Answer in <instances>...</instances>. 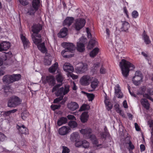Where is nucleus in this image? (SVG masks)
I'll use <instances>...</instances> for the list:
<instances>
[{
  "label": "nucleus",
  "mask_w": 153,
  "mask_h": 153,
  "mask_svg": "<svg viewBox=\"0 0 153 153\" xmlns=\"http://www.w3.org/2000/svg\"><path fill=\"white\" fill-rule=\"evenodd\" d=\"M97 43L96 38H91L88 44V47L90 49L93 48Z\"/></svg>",
  "instance_id": "72a5a7b5"
},
{
  "label": "nucleus",
  "mask_w": 153,
  "mask_h": 153,
  "mask_svg": "<svg viewBox=\"0 0 153 153\" xmlns=\"http://www.w3.org/2000/svg\"><path fill=\"white\" fill-rule=\"evenodd\" d=\"M70 86L69 85H65L63 90V95H65L67 94L70 91Z\"/></svg>",
  "instance_id": "79ce46f5"
},
{
  "label": "nucleus",
  "mask_w": 153,
  "mask_h": 153,
  "mask_svg": "<svg viewBox=\"0 0 153 153\" xmlns=\"http://www.w3.org/2000/svg\"><path fill=\"white\" fill-rule=\"evenodd\" d=\"M74 20V17H67L63 22V26L69 27L73 23Z\"/></svg>",
  "instance_id": "4468645a"
},
{
  "label": "nucleus",
  "mask_w": 153,
  "mask_h": 153,
  "mask_svg": "<svg viewBox=\"0 0 153 153\" xmlns=\"http://www.w3.org/2000/svg\"><path fill=\"white\" fill-rule=\"evenodd\" d=\"M80 132L83 135L86 139H89L91 137L92 134V129L89 128H86L85 129H82L80 130Z\"/></svg>",
  "instance_id": "6e6552de"
},
{
  "label": "nucleus",
  "mask_w": 153,
  "mask_h": 153,
  "mask_svg": "<svg viewBox=\"0 0 153 153\" xmlns=\"http://www.w3.org/2000/svg\"><path fill=\"white\" fill-rule=\"evenodd\" d=\"M21 39L23 43L24 48H27L30 43L29 40L22 34H21Z\"/></svg>",
  "instance_id": "a878e982"
},
{
  "label": "nucleus",
  "mask_w": 153,
  "mask_h": 153,
  "mask_svg": "<svg viewBox=\"0 0 153 153\" xmlns=\"http://www.w3.org/2000/svg\"><path fill=\"white\" fill-rule=\"evenodd\" d=\"M88 106H89L87 104H83L80 108L79 111H82L86 110H88V108L87 107Z\"/></svg>",
  "instance_id": "09e8293b"
},
{
  "label": "nucleus",
  "mask_w": 153,
  "mask_h": 153,
  "mask_svg": "<svg viewBox=\"0 0 153 153\" xmlns=\"http://www.w3.org/2000/svg\"><path fill=\"white\" fill-rule=\"evenodd\" d=\"M131 15L133 18H137L139 16V14L138 12L136 10L133 11L131 13Z\"/></svg>",
  "instance_id": "8fccbe9b"
},
{
  "label": "nucleus",
  "mask_w": 153,
  "mask_h": 153,
  "mask_svg": "<svg viewBox=\"0 0 153 153\" xmlns=\"http://www.w3.org/2000/svg\"><path fill=\"white\" fill-rule=\"evenodd\" d=\"M89 116L88 114V112L84 111L82 113L80 116V120L82 123H85L86 122L88 119Z\"/></svg>",
  "instance_id": "b1692460"
},
{
  "label": "nucleus",
  "mask_w": 153,
  "mask_h": 153,
  "mask_svg": "<svg viewBox=\"0 0 153 153\" xmlns=\"http://www.w3.org/2000/svg\"><path fill=\"white\" fill-rule=\"evenodd\" d=\"M125 142L126 144H128V145L127 149L130 152L132 150L135 149L134 146L132 143L129 137H127L126 138Z\"/></svg>",
  "instance_id": "aec40b11"
},
{
  "label": "nucleus",
  "mask_w": 153,
  "mask_h": 153,
  "mask_svg": "<svg viewBox=\"0 0 153 153\" xmlns=\"http://www.w3.org/2000/svg\"><path fill=\"white\" fill-rule=\"evenodd\" d=\"M70 130L71 129L69 127L63 126L59 129L58 132L61 135H65L67 134Z\"/></svg>",
  "instance_id": "ddd939ff"
},
{
  "label": "nucleus",
  "mask_w": 153,
  "mask_h": 153,
  "mask_svg": "<svg viewBox=\"0 0 153 153\" xmlns=\"http://www.w3.org/2000/svg\"><path fill=\"white\" fill-rule=\"evenodd\" d=\"M62 84H58L56 85L53 88L52 92H53L58 90L59 88L62 85Z\"/></svg>",
  "instance_id": "3c124183"
},
{
  "label": "nucleus",
  "mask_w": 153,
  "mask_h": 153,
  "mask_svg": "<svg viewBox=\"0 0 153 153\" xmlns=\"http://www.w3.org/2000/svg\"><path fill=\"white\" fill-rule=\"evenodd\" d=\"M88 69L87 65L84 63H82L81 65L77 67L76 68V71L77 73L82 74L86 72Z\"/></svg>",
  "instance_id": "9b49d317"
},
{
  "label": "nucleus",
  "mask_w": 153,
  "mask_h": 153,
  "mask_svg": "<svg viewBox=\"0 0 153 153\" xmlns=\"http://www.w3.org/2000/svg\"><path fill=\"white\" fill-rule=\"evenodd\" d=\"M93 78L92 77L88 75L83 76L79 80L80 84L82 86H86L89 85L90 82Z\"/></svg>",
  "instance_id": "0eeeda50"
},
{
  "label": "nucleus",
  "mask_w": 153,
  "mask_h": 153,
  "mask_svg": "<svg viewBox=\"0 0 153 153\" xmlns=\"http://www.w3.org/2000/svg\"><path fill=\"white\" fill-rule=\"evenodd\" d=\"M42 26L40 24L33 25L32 27V31L33 33L37 34L42 29Z\"/></svg>",
  "instance_id": "a211bd4d"
},
{
  "label": "nucleus",
  "mask_w": 153,
  "mask_h": 153,
  "mask_svg": "<svg viewBox=\"0 0 153 153\" xmlns=\"http://www.w3.org/2000/svg\"><path fill=\"white\" fill-rule=\"evenodd\" d=\"M65 47V50L61 52V54L65 58H68L73 56L72 54L68 53H72L75 49V45L72 43L64 42L62 44Z\"/></svg>",
  "instance_id": "f03ea898"
},
{
  "label": "nucleus",
  "mask_w": 153,
  "mask_h": 153,
  "mask_svg": "<svg viewBox=\"0 0 153 153\" xmlns=\"http://www.w3.org/2000/svg\"><path fill=\"white\" fill-rule=\"evenodd\" d=\"M89 139L91 141L93 146L97 149L103 148V146L102 144H99L98 140L96 136L94 134H92L91 137Z\"/></svg>",
  "instance_id": "1a4fd4ad"
},
{
  "label": "nucleus",
  "mask_w": 153,
  "mask_h": 153,
  "mask_svg": "<svg viewBox=\"0 0 153 153\" xmlns=\"http://www.w3.org/2000/svg\"><path fill=\"white\" fill-rule=\"evenodd\" d=\"M115 93L116 96L118 98H121L123 97V94L121 92L120 86L117 85L114 88Z\"/></svg>",
  "instance_id": "5701e85b"
},
{
  "label": "nucleus",
  "mask_w": 153,
  "mask_h": 153,
  "mask_svg": "<svg viewBox=\"0 0 153 153\" xmlns=\"http://www.w3.org/2000/svg\"><path fill=\"white\" fill-rule=\"evenodd\" d=\"M20 74H14L12 75H6L3 76L2 81L4 83L10 84L19 80L21 78Z\"/></svg>",
  "instance_id": "7ed1b4c3"
},
{
  "label": "nucleus",
  "mask_w": 153,
  "mask_h": 153,
  "mask_svg": "<svg viewBox=\"0 0 153 153\" xmlns=\"http://www.w3.org/2000/svg\"><path fill=\"white\" fill-rule=\"evenodd\" d=\"M68 119L70 120H76V118L74 116L72 115H68L67 116Z\"/></svg>",
  "instance_id": "680f3d73"
},
{
  "label": "nucleus",
  "mask_w": 153,
  "mask_h": 153,
  "mask_svg": "<svg viewBox=\"0 0 153 153\" xmlns=\"http://www.w3.org/2000/svg\"><path fill=\"white\" fill-rule=\"evenodd\" d=\"M17 111V109H13L11 110L3 111L1 112V116L6 120H9L10 119V116L12 113L16 112Z\"/></svg>",
  "instance_id": "9d476101"
},
{
  "label": "nucleus",
  "mask_w": 153,
  "mask_h": 153,
  "mask_svg": "<svg viewBox=\"0 0 153 153\" xmlns=\"http://www.w3.org/2000/svg\"><path fill=\"white\" fill-rule=\"evenodd\" d=\"M100 72L101 74H105V69L102 66L100 69Z\"/></svg>",
  "instance_id": "0e129e2a"
},
{
  "label": "nucleus",
  "mask_w": 153,
  "mask_h": 153,
  "mask_svg": "<svg viewBox=\"0 0 153 153\" xmlns=\"http://www.w3.org/2000/svg\"><path fill=\"white\" fill-rule=\"evenodd\" d=\"M61 106L60 105H52L51 107L52 110L55 111L60 108Z\"/></svg>",
  "instance_id": "864d4df0"
},
{
  "label": "nucleus",
  "mask_w": 153,
  "mask_h": 153,
  "mask_svg": "<svg viewBox=\"0 0 153 153\" xmlns=\"http://www.w3.org/2000/svg\"><path fill=\"white\" fill-rule=\"evenodd\" d=\"M140 151L142 152L144 151L145 149V146L143 144H142L140 145Z\"/></svg>",
  "instance_id": "774afa93"
},
{
  "label": "nucleus",
  "mask_w": 153,
  "mask_h": 153,
  "mask_svg": "<svg viewBox=\"0 0 153 153\" xmlns=\"http://www.w3.org/2000/svg\"><path fill=\"white\" fill-rule=\"evenodd\" d=\"M37 47L38 49L42 53H47V50L45 47L44 42H43L38 45Z\"/></svg>",
  "instance_id": "bb28decb"
},
{
  "label": "nucleus",
  "mask_w": 153,
  "mask_h": 153,
  "mask_svg": "<svg viewBox=\"0 0 153 153\" xmlns=\"http://www.w3.org/2000/svg\"><path fill=\"white\" fill-rule=\"evenodd\" d=\"M143 79V77L133 76L132 78V81L133 83L136 85H139L141 81Z\"/></svg>",
  "instance_id": "cd10ccee"
},
{
  "label": "nucleus",
  "mask_w": 153,
  "mask_h": 153,
  "mask_svg": "<svg viewBox=\"0 0 153 153\" xmlns=\"http://www.w3.org/2000/svg\"><path fill=\"white\" fill-rule=\"evenodd\" d=\"M99 83V81L97 79H95L91 82V88L93 89V90H94L98 86Z\"/></svg>",
  "instance_id": "58836bf2"
},
{
  "label": "nucleus",
  "mask_w": 153,
  "mask_h": 153,
  "mask_svg": "<svg viewBox=\"0 0 153 153\" xmlns=\"http://www.w3.org/2000/svg\"><path fill=\"white\" fill-rule=\"evenodd\" d=\"M5 138V136L4 134L0 132V141H3Z\"/></svg>",
  "instance_id": "052dcab7"
},
{
  "label": "nucleus",
  "mask_w": 153,
  "mask_h": 153,
  "mask_svg": "<svg viewBox=\"0 0 153 153\" xmlns=\"http://www.w3.org/2000/svg\"><path fill=\"white\" fill-rule=\"evenodd\" d=\"M89 143L86 140H83V144L82 146L85 148H87L89 147Z\"/></svg>",
  "instance_id": "a18cd8bd"
},
{
  "label": "nucleus",
  "mask_w": 153,
  "mask_h": 153,
  "mask_svg": "<svg viewBox=\"0 0 153 153\" xmlns=\"http://www.w3.org/2000/svg\"><path fill=\"white\" fill-rule=\"evenodd\" d=\"M101 138L106 139L107 137L110 135L109 134L105 133V132H102L100 134Z\"/></svg>",
  "instance_id": "5fc2aeb1"
},
{
  "label": "nucleus",
  "mask_w": 153,
  "mask_h": 153,
  "mask_svg": "<svg viewBox=\"0 0 153 153\" xmlns=\"http://www.w3.org/2000/svg\"><path fill=\"white\" fill-rule=\"evenodd\" d=\"M75 145L76 147H79L82 146V145L83 144V140H77L76 141H75Z\"/></svg>",
  "instance_id": "c03bdc74"
},
{
  "label": "nucleus",
  "mask_w": 153,
  "mask_h": 153,
  "mask_svg": "<svg viewBox=\"0 0 153 153\" xmlns=\"http://www.w3.org/2000/svg\"><path fill=\"white\" fill-rule=\"evenodd\" d=\"M79 138V133L77 132H74L72 133L70 135V140L71 141L74 142L76 141Z\"/></svg>",
  "instance_id": "393cba45"
},
{
  "label": "nucleus",
  "mask_w": 153,
  "mask_h": 153,
  "mask_svg": "<svg viewBox=\"0 0 153 153\" xmlns=\"http://www.w3.org/2000/svg\"><path fill=\"white\" fill-rule=\"evenodd\" d=\"M32 39L34 43L37 46L38 45L41 43L42 41L40 34H36V37L33 36L32 37Z\"/></svg>",
  "instance_id": "412c9836"
},
{
  "label": "nucleus",
  "mask_w": 153,
  "mask_h": 153,
  "mask_svg": "<svg viewBox=\"0 0 153 153\" xmlns=\"http://www.w3.org/2000/svg\"><path fill=\"white\" fill-rule=\"evenodd\" d=\"M63 98V96H60V97L59 96V97L56 98L54 100L53 103H56L59 102L62 100Z\"/></svg>",
  "instance_id": "603ef678"
},
{
  "label": "nucleus",
  "mask_w": 153,
  "mask_h": 153,
  "mask_svg": "<svg viewBox=\"0 0 153 153\" xmlns=\"http://www.w3.org/2000/svg\"><path fill=\"white\" fill-rule=\"evenodd\" d=\"M45 80L51 86H54L55 84V80L54 76L52 75H49L46 76Z\"/></svg>",
  "instance_id": "6ab92c4d"
},
{
  "label": "nucleus",
  "mask_w": 153,
  "mask_h": 153,
  "mask_svg": "<svg viewBox=\"0 0 153 153\" xmlns=\"http://www.w3.org/2000/svg\"><path fill=\"white\" fill-rule=\"evenodd\" d=\"M16 128L18 129L19 134H24L25 135L29 134L28 129L24 125L19 126L17 125Z\"/></svg>",
  "instance_id": "f8f14e48"
},
{
  "label": "nucleus",
  "mask_w": 153,
  "mask_h": 153,
  "mask_svg": "<svg viewBox=\"0 0 153 153\" xmlns=\"http://www.w3.org/2000/svg\"><path fill=\"white\" fill-rule=\"evenodd\" d=\"M123 11L124 13L126 14L127 18H128L129 15L128 14V12L126 7H123Z\"/></svg>",
  "instance_id": "e2e57ef3"
},
{
  "label": "nucleus",
  "mask_w": 153,
  "mask_h": 153,
  "mask_svg": "<svg viewBox=\"0 0 153 153\" xmlns=\"http://www.w3.org/2000/svg\"><path fill=\"white\" fill-rule=\"evenodd\" d=\"M67 107L71 111H74L77 109L79 106L76 102H71L67 104Z\"/></svg>",
  "instance_id": "dca6fc26"
},
{
  "label": "nucleus",
  "mask_w": 153,
  "mask_h": 153,
  "mask_svg": "<svg viewBox=\"0 0 153 153\" xmlns=\"http://www.w3.org/2000/svg\"><path fill=\"white\" fill-rule=\"evenodd\" d=\"M106 106L107 109L108 111L110 110L112 108V107L111 103L109 104H108L107 105H106Z\"/></svg>",
  "instance_id": "69168bd1"
},
{
  "label": "nucleus",
  "mask_w": 153,
  "mask_h": 153,
  "mask_svg": "<svg viewBox=\"0 0 153 153\" xmlns=\"http://www.w3.org/2000/svg\"><path fill=\"white\" fill-rule=\"evenodd\" d=\"M99 49L98 48H95L90 53V56L91 58L95 57L98 53Z\"/></svg>",
  "instance_id": "f704fd0d"
},
{
  "label": "nucleus",
  "mask_w": 153,
  "mask_h": 153,
  "mask_svg": "<svg viewBox=\"0 0 153 153\" xmlns=\"http://www.w3.org/2000/svg\"><path fill=\"white\" fill-rule=\"evenodd\" d=\"M20 3L23 6L27 5L29 2L27 0H19Z\"/></svg>",
  "instance_id": "49530a36"
},
{
  "label": "nucleus",
  "mask_w": 153,
  "mask_h": 153,
  "mask_svg": "<svg viewBox=\"0 0 153 153\" xmlns=\"http://www.w3.org/2000/svg\"><path fill=\"white\" fill-rule=\"evenodd\" d=\"M67 119L65 117H61L59 118L57 122V124L59 126H61L63 124H65L67 122Z\"/></svg>",
  "instance_id": "473e14b6"
},
{
  "label": "nucleus",
  "mask_w": 153,
  "mask_h": 153,
  "mask_svg": "<svg viewBox=\"0 0 153 153\" xmlns=\"http://www.w3.org/2000/svg\"><path fill=\"white\" fill-rule=\"evenodd\" d=\"M56 79L58 82L62 83L63 81V78L61 74H59L56 75Z\"/></svg>",
  "instance_id": "a19ab883"
},
{
  "label": "nucleus",
  "mask_w": 153,
  "mask_h": 153,
  "mask_svg": "<svg viewBox=\"0 0 153 153\" xmlns=\"http://www.w3.org/2000/svg\"><path fill=\"white\" fill-rule=\"evenodd\" d=\"M68 32V29L66 27H63L60 30V31L58 33V36L60 38L65 37L67 35Z\"/></svg>",
  "instance_id": "4be33fe9"
},
{
  "label": "nucleus",
  "mask_w": 153,
  "mask_h": 153,
  "mask_svg": "<svg viewBox=\"0 0 153 153\" xmlns=\"http://www.w3.org/2000/svg\"><path fill=\"white\" fill-rule=\"evenodd\" d=\"M62 148V153H69L70 152L69 149L66 146H63Z\"/></svg>",
  "instance_id": "de8ad7c7"
},
{
  "label": "nucleus",
  "mask_w": 153,
  "mask_h": 153,
  "mask_svg": "<svg viewBox=\"0 0 153 153\" xmlns=\"http://www.w3.org/2000/svg\"><path fill=\"white\" fill-rule=\"evenodd\" d=\"M58 67V62H56L48 69L50 73H54L57 70Z\"/></svg>",
  "instance_id": "c9c22d12"
},
{
  "label": "nucleus",
  "mask_w": 153,
  "mask_h": 153,
  "mask_svg": "<svg viewBox=\"0 0 153 153\" xmlns=\"http://www.w3.org/2000/svg\"><path fill=\"white\" fill-rule=\"evenodd\" d=\"M141 102L143 106L147 110L149 109V104L146 99L142 98L141 100Z\"/></svg>",
  "instance_id": "2f4dec72"
},
{
  "label": "nucleus",
  "mask_w": 153,
  "mask_h": 153,
  "mask_svg": "<svg viewBox=\"0 0 153 153\" xmlns=\"http://www.w3.org/2000/svg\"><path fill=\"white\" fill-rule=\"evenodd\" d=\"M151 88H148L147 90V93L144 94L143 95L144 97L152 101H153V98L150 96V95H153V92H151Z\"/></svg>",
  "instance_id": "7c9ffc66"
},
{
  "label": "nucleus",
  "mask_w": 153,
  "mask_h": 153,
  "mask_svg": "<svg viewBox=\"0 0 153 153\" xmlns=\"http://www.w3.org/2000/svg\"><path fill=\"white\" fill-rule=\"evenodd\" d=\"M119 66L122 71V73L123 76L125 77H127L129 74L130 70L134 69L135 67L134 65L130 62L126 61L125 59H122L120 62Z\"/></svg>",
  "instance_id": "f257e3e1"
},
{
  "label": "nucleus",
  "mask_w": 153,
  "mask_h": 153,
  "mask_svg": "<svg viewBox=\"0 0 153 153\" xmlns=\"http://www.w3.org/2000/svg\"><path fill=\"white\" fill-rule=\"evenodd\" d=\"M63 69L64 71L68 73H71L74 71V68L72 66L68 63H65L63 66Z\"/></svg>",
  "instance_id": "2eb2a0df"
},
{
  "label": "nucleus",
  "mask_w": 153,
  "mask_h": 153,
  "mask_svg": "<svg viewBox=\"0 0 153 153\" xmlns=\"http://www.w3.org/2000/svg\"><path fill=\"white\" fill-rule=\"evenodd\" d=\"M20 103V99L18 97L15 96H12L8 100L7 106L9 107H15Z\"/></svg>",
  "instance_id": "39448f33"
},
{
  "label": "nucleus",
  "mask_w": 153,
  "mask_h": 153,
  "mask_svg": "<svg viewBox=\"0 0 153 153\" xmlns=\"http://www.w3.org/2000/svg\"><path fill=\"white\" fill-rule=\"evenodd\" d=\"M68 125L71 128H73L77 127V124L76 122L74 121H70L69 122Z\"/></svg>",
  "instance_id": "ea45409f"
},
{
  "label": "nucleus",
  "mask_w": 153,
  "mask_h": 153,
  "mask_svg": "<svg viewBox=\"0 0 153 153\" xmlns=\"http://www.w3.org/2000/svg\"><path fill=\"white\" fill-rule=\"evenodd\" d=\"M73 86H71L72 88L74 91H76L78 89L77 87L76 86L75 83L74 82H72Z\"/></svg>",
  "instance_id": "13d9d810"
},
{
  "label": "nucleus",
  "mask_w": 153,
  "mask_h": 153,
  "mask_svg": "<svg viewBox=\"0 0 153 153\" xmlns=\"http://www.w3.org/2000/svg\"><path fill=\"white\" fill-rule=\"evenodd\" d=\"M3 51L7 50L10 47V43L9 42H4L1 43Z\"/></svg>",
  "instance_id": "e433bc0d"
},
{
  "label": "nucleus",
  "mask_w": 153,
  "mask_h": 153,
  "mask_svg": "<svg viewBox=\"0 0 153 153\" xmlns=\"http://www.w3.org/2000/svg\"><path fill=\"white\" fill-rule=\"evenodd\" d=\"M84 44L82 42H78L77 43L76 47L77 50L80 52H82L85 50Z\"/></svg>",
  "instance_id": "c85d7f7f"
},
{
  "label": "nucleus",
  "mask_w": 153,
  "mask_h": 153,
  "mask_svg": "<svg viewBox=\"0 0 153 153\" xmlns=\"http://www.w3.org/2000/svg\"><path fill=\"white\" fill-rule=\"evenodd\" d=\"M42 4L41 0H33L31 6L28 10L27 13L30 15H34Z\"/></svg>",
  "instance_id": "20e7f679"
},
{
  "label": "nucleus",
  "mask_w": 153,
  "mask_h": 153,
  "mask_svg": "<svg viewBox=\"0 0 153 153\" xmlns=\"http://www.w3.org/2000/svg\"><path fill=\"white\" fill-rule=\"evenodd\" d=\"M86 31L87 33V37L88 38H91L92 37V35L90 32V30L88 27L86 28Z\"/></svg>",
  "instance_id": "6e6d98bb"
},
{
  "label": "nucleus",
  "mask_w": 153,
  "mask_h": 153,
  "mask_svg": "<svg viewBox=\"0 0 153 153\" xmlns=\"http://www.w3.org/2000/svg\"><path fill=\"white\" fill-rule=\"evenodd\" d=\"M140 76L143 77V75L141 72L139 71H137L135 73V76Z\"/></svg>",
  "instance_id": "bf43d9fd"
},
{
  "label": "nucleus",
  "mask_w": 153,
  "mask_h": 153,
  "mask_svg": "<svg viewBox=\"0 0 153 153\" xmlns=\"http://www.w3.org/2000/svg\"><path fill=\"white\" fill-rule=\"evenodd\" d=\"M142 38L144 42L146 45L150 43L151 41L149 36L146 34V32L144 30L142 35Z\"/></svg>",
  "instance_id": "c756f323"
},
{
  "label": "nucleus",
  "mask_w": 153,
  "mask_h": 153,
  "mask_svg": "<svg viewBox=\"0 0 153 153\" xmlns=\"http://www.w3.org/2000/svg\"><path fill=\"white\" fill-rule=\"evenodd\" d=\"M63 90L64 87H62L58 89L57 91L55 92V95L56 97L60 96H63V97L64 95H63Z\"/></svg>",
  "instance_id": "4c0bfd02"
},
{
  "label": "nucleus",
  "mask_w": 153,
  "mask_h": 153,
  "mask_svg": "<svg viewBox=\"0 0 153 153\" xmlns=\"http://www.w3.org/2000/svg\"><path fill=\"white\" fill-rule=\"evenodd\" d=\"M122 25L120 28L122 31L128 32V30L130 27L129 24L126 21H121Z\"/></svg>",
  "instance_id": "f3484780"
},
{
  "label": "nucleus",
  "mask_w": 153,
  "mask_h": 153,
  "mask_svg": "<svg viewBox=\"0 0 153 153\" xmlns=\"http://www.w3.org/2000/svg\"><path fill=\"white\" fill-rule=\"evenodd\" d=\"M86 23L85 20L83 18H78L75 20L74 27L76 30L79 31L82 28Z\"/></svg>",
  "instance_id": "423d86ee"
},
{
  "label": "nucleus",
  "mask_w": 153,
  "mask_h": 153,
  "mask_svg": "<svg viewBox=\"0 0 153 153\" xmlns=\"http://www.w3.org/2000/svg\"><path fill=\"white\" fill-rule=\"evenodd\" d=\"M86 95L89 101H92L94 98V95L93 94L86 93Z\"/></svg>",
  "instance_id": "37998d69"
},
{
  "label": "nucleus",
  "mask_w": 153,
  "mask_h": 153,
  "mask_svg": "<svg viewBox=\"0 0 153 153\" xmlns=\"http://www.w3.org/2000/svg\"><path fill=\"white\" fill-rule=\"evenodd\" d=\"M10 86L7 85H5L3 88V89L4 90V92L5 93L7 92L8 90L10 89Z\"/></svg>",
  "instance_id": "4d7b16f0"
},
{
  "label": "nucleus",
  "mask_w": 153,
  "mask_h": 153,
  "mask_svg": "<svg viewBox=\"0 0 153 153\" xmlns=\"http://www.w3.org/2000/svg\"><path fill=\"white\" fill-rule=\"evenodd\" d=\"M115 110L116 111L119 113L121 114L122 112L121 110L120 109V108L119 107V105H118V106L116 107L115 105Z\"/></svg>",
  "instance_id": "338daca9"
}]
</instances>
